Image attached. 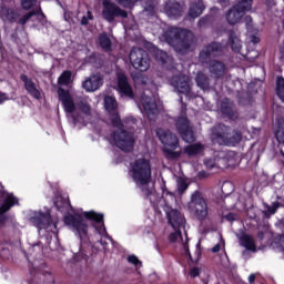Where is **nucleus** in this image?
<instances>
[{
    "mask_svg": "<svg viewBox=\"0 0 284 284\" xmlns=\"http://www.w3.org/2000/svg\"><path fill=\"white\" fill-rule=\"evenodd\" d=\"M222 54L223 44L216 41L206 44L199 53L201 65H205L215 79H221L225 75V63L214 60Z\"/></svg>",
    "mask_w": 284,
    "mask_h": 284,
    "instance_id": "1",
    "label": "nucleus"
},
{
    "mask_svg": "<svg viewBox=\"0 0 284 284\" xmlns=\"http://www.w3.org/2000/svg\"><path fill=\"white\" fill-rule=\"evenodd\" d=\"M109 114L112 128H118L111 133V139L115 148H118L122 152H132L136 143V140L134 139V133L124 129L125 125L123 124L119 112L114 111Z\"/></svg>",
    "mask_w": 284,
    "mask_h": 284,
    "instance_id": "2",
    "label": "nucleus"
},
{
    "mask_svg": "<svg viewBox=\"0 0 284 284\" xmlns=\"http://www.w3.org/2000/svg\"><path fill=\"white\" fill-rule=\"evenodd\" d=\"M164 39L178 52H187L196 43L194 33L189 29H170L164 33Z\"/></svg>",
    "mask_w": 284,
    "mask_h": 284,
    "instance_id": "3",
    "label": "nucleus"
},
{
    "mask_svg": "<svg viewBox=\"0 0 284 284\" xmlns=\"http://www.w3.org/2000/svg\"><path fill=\"white\" fill-rule=\"evenodd\" d=\"M211 140L219 145L234 148L239 145L240 141H243V133L239 130H233L232 126L220 123L212 129Z\"/></svg>",
    "mask_w": 284,
    "mask_h": 284,
    "instance_id": "4",
    "label": "nucleus"
},
{
    "mask_svg": "<svg viewBox=\"0 0 284 284\" xmlns=\"http://www.w3.org/2000/svg\"><path fill=\"white\" fill-rule=\"evenodd\" d=\"M131 178L136 185H150L152 181V164L145 158L136 159L131 163Z\"/></svg>",
    "mask_w": 284,
    "mask_h": 284,
    "instance_id": "5",
    "label": "nucleus"
},
{
    "mask_svg": "<svg viewBox=\"0 0 284 284\" xmlns=\"http://www.w3.org/2000/svg\"><path fill=\"white\" fill-rule=\"evenodd\" d=\"M63 221L64 225L72 227L73 232H75V234L79 236L82 245H88V243H90V236L88 235V223H85L83 215L79 213H69L63 217Z\"/></svg>",
    "mask_w": 284,
    "mask_h": 284,
    "instance_id": "6",
    "label": "nucleus"
},
{
    "mask_svg": "<svg viewBox=\"0 0 284 284\" xmlns=\"http://www.w3.org/2000/svg\"><path fill=\"white\" fill-rule=\"evenodd\" d=\"M189 212H191L197 221H205V219H207L210 207L207 206V199H205L203 192L196 190L191 194Z\"/></svg>",
    "mask_w": 284,
    "mask_h": 284,
    "instance_id": "7",
    "label": "nucleus"
},
{
    "mask_svg": "<svg viewBox=\"0 0 284 284\" xmlns=\"http://www.w3.org/2000/svg\"><path fill=\"white\" fill-rule=\"evenodd\" d=\"M158 134L161 143L165 145L163 149L165 159H169V161H176V159H181L182 152L174 151L178 150L180 145L176 134L172 133V131H163L162 133L158 132Z\"/></svg>",
    "mask_w": 284,
    "mask_h": 284,
    "instance_id": "8",
    "label": "nucleus"
},
{
    "mask_svg": "<svg viewBox=\"0 0 284 284\" xmlns=\"http://www.w3.org/2000/svg\"><path fill=\"white\" fill-rule=\"evenodd\" d=\"M129 59L135 70L140 72H148L150 70V55L145 49L133 47Z\"/></svg>",
    "mask_w": 284,
    "mask_h": 284,
    "instance_id": "9",
    "label": "nucleus"
},
{
    "mask_svg": "<svg viewBox=\"0 0 284 284\" xmlns=\"http://www.w3.org/2000/svg\"><path fill=\"white\" fill-rule=\"evenodd\" d=\"M251 11L252 1H239L226 12V21L230 26H236L245 17V13Z\"/></svg>",
    "mask_w": 284,
    "mask_h": 284,
    "instance_id": "10",
    "label": "nucleus"
},
{
    "mask_svg": "<svg viewBox=\"0 0 284 284\" xmlns=\"http://www.w3.org/2000/svg\"><path fill=\"white\" fill-rule=\"evenodd\" d=\"M175 130L185 143H194L196 135L194 134V126L187 116L181 115L175 119Z\"/></svg>",
    "mask_w": 284,
    "mask_h": 284,
    "instance_id": "11",
    "label": "nucleus"
},
{
    "mask_svg": "<svg viewBox=\"0 0 284 284\" xmlns=\"http://www.w3.org/2000/svg\"><path fill=\"white\" fill-rule=\"evenodd\" d=\"M102 7V18L108 23H114V19H128V11L112 1H103Z\"/></svg>",
    "mask_w": 284,
    "mask_h": 284,
    "instance_id": "12",
    "label": "nucleus"
},
{
    "mask_svg": "<svg viewBox=\"0 0 284 284\" xmlns=\"http://www.w3.org/2000/svg\"><path fill=\"white\" fill-rule=\"evenodd\" d=\"M8 194V191H6V187L3 185L0 186V199H3ZM19 201L17 197L11 193L8 194L7 197L3 200L2 204L0 205V225H6V221H8V212L17 205Z\"/></svg>",
    "mask_w": 284,
    "mask_h": 284,
    "instance_id": "13",
    "label": "nucleus"
},
{
    "mask_svg": "<svg viewBox=\"0 0 284 284\" xmlns=\"http://www.w3.org/2000/svg\"><path fill=\"white\" fill-rule=\"evenodd\" d=\"M58 97H59V101H61L64 108V111L68 114H74V110H77V105L74 104V99H72L70 91L63 88H59Z\"/></svg>",
    "mask_w": 284,
    "mask_h": 284,
    "instance_id": "14",
    "label": "nucleus"
},
{
    "mask_svg": "<svg viewBox=\"0 0 284 284\" xmlns=\"http://www.w3.org/2000/svg\"><path fill=\"white\" fill-rule=\"evenodd\" d=\"M221 112L223 116L230 119V121H236L239 119V110L236 104L230 98H224L221 102Z\"/></svg>",
    "mask_w": 284,
    "mask_h": 284,
    "instance_id": "15",
    "label": "nucleus"
},
{
    "mask_svg": "<svg viewBox=\"0 0 284 284\" xmlns=\"http://www.w3.org/2000/svg\"><path fill=\"white\" fill-rule=\"evenodd\" d=\"M118 90L122 97H128L129 99L134 98V90L132 89V85L130 84V81H128V75L123 72H118Z\"/></svg>",
    "mask_w": 284,
    "mask_h": 284,
    "instance_id": "16",
    "label": "nucleus"
},
{
    "mask_svg": "<svg viewBox=\"0 0 284 284\" xmlns=\"http://www.w3.org/2000/svg\"><path fill=\"white\" fill-rule=\"evenodd\" d=\"M20 81L24 84V90L28 92L32 99L41 101V90L37 88V83L33 82L32 78H29L26 73L20 74Z\"/></svg>",
    "mask_w": 284,
    "mask_h": 284,
    "instance_id": "17",
    "label": "nucleus"
},
{
    "mask_svg": "<svg viewBox=\"0 0 284 284\" xmlns=\"http://www.w3.org/2000/svg\"><path fill=\"white\" fill-rule=\"evenodd\" d=\"M170 83L180 94H190L192 88L190 87V81L185 75H173L170 80Z\"/></svg>",
    "mask_w": 284,
    "mask_h": 284,
    "instance_id": "18",
    "label": "nucleus"
},
{
    "mask_svg": "<svg viewBox=\"0 0 284 284\" xmlns=\"http://www.w3.org/2000/svg\"><path fill=\"white\" fill-rule=\"evenodd\" d=\"M142 108L150 121L154 120L156 114H159V104L151 97H142Z\"/></svg>",
    "mask_w": 284,
    "mask_h": 284,
    "instance_id": "19",
    "label": "nucleus"
},
{
    "mask_svg": "<svg viewBox=\"0 0 284 284\" xmlns=\"http://www.w3.org/2000/svg\"><path fill=\"white\" fill-rule=\"evenodd\" d=\"M32 225L38 227V230H48L49 225H52V215L50 213H37L34 216L30 217Z\"/></svg>",
    "mask_w": 284,
    "mask_h": 284,
    "instance_id": "20",
    "label": "nucleus"
},
{
    "mask_svg": "<svg viewBox=\"0 0 284 284\" xmlns=\"http://www.w3.org/2000/svg\"><path fill=\"white\" fill-rule=\"evenodd\" d=\"M166 219L173 230H181L185 225V216L179 212V210L172 209L166 212Z\"/></svg>",
    "mask_w": 284,
    "mask_h": 284,
    "instance_id": "21",
    "label": "nucleus"
},
{
    "mask_svg": "<svg viewBox=\"0 0 284 284\" xmlns=\"http://www.w3.org/2000/svg\"><path fill=\"white\" fill-rule=\"evenodd\" d=\"M103 85V78L99 74H92L82 82V88L85 92H97Z\"/></svg>",
    "mask_w": 284,
    "mask_h": 284,
    "instance_id": "22",
    "label": "nucleus"
},
{
    "mask_svg": "<svg viewBox=\"0 0 284 284\" xmlns=\"http://www.w3.org/2000/svg\"><path fill=\"white\" fill-rule=\"evenodd\" d=\"M20 14L17 12V9L7 7L4 4L0 6V19L2 21H9V23H17L19 21Z\"/></svg>",
    "mask_w": 284,
    "mask_h": 284,
    "instance_id": "23",
    "label": "nucleus"
},
{
    "mask_svg": "<svg viewBox=\"0 0 284 284\" xmlns=\"http://www.w3.org/2000/svg\"><path fill=\"white\" fill-rule=\"evenodd\" d=\"M164 10L168 17H172L173 19H179V17L183 14V6H181V2L168 1L165 2Z\"/></svg>",
    "mask_w": 284,
    "mask_h": 284,
    "instance_id": "24",
    "label": "nucleus"
},
{
    "mask_svg": "<svg viewBox=\"0 0 284 284\" xmlns=\"http://www.w3.org/2000/svg\"><path fill=\"white\" fill-rule=\"evenodd\" d=\"M98 43L103 52H106V54H110L114 49L112 47V39H110V36L108 32H102L98 37Z\"/></svg>",
    "mask_w": 284,
    "mask_h": 284,
    "instance_id": "25",
    "label": "nucleus"
},
{
    "mask_svg": "<svg viewBox=\"0 0 284 284\" xmlns=\"http://www.w3.org/2000/svg\"><path fill=\"white\" fill-rule=\"evenodd\" d=\"M273 134L275 141L280 145H284V119L280 118L276 120L275 126L273 129Z\"/></svg>",
    "mask_w": 284,
    "mask_h": 284,
    "instance_id": "26",
    "label": "nucleus"
},
{
    "mask_svg": "<svg viewBox=\"0 0 284 284\" xmlns=\"http://www.w3.org/2000/svg\"><path fill=\"white\" fill-rule=\"evenodd\" d=\"M150 52L155 61H159V63H162V65H165V63L170 61V55H168L165 51L156 48V45L154 44H152V47L150 48Z\"/></svg>",
    "mask_w": 284,
    "mask_h": 284,
    "instance_id": "27",
    "label": "nucleus"
},
{
    "mask_svg": "<svg viewBox=\"0 0 284 284\" xmlns=\"http://www.w3.org/2000/svg\"><path fill=\"white\" fill-rule=\"evenodd\" d=\"M203 10H205L203 1L192 2L189 9V17L191 19H199V16L203 14Z\"/></svg>",
    "mask_w": 284,
    "mask_h": 284,
    "instance_id": "28",
    "label": "nucleus"
},
{
    "mask_svg": "<svg viewBox=\"0 0 284 284\" xmlns=\"http://www.w3.org/2000/svg\"><path fill=\"white\" fill-rule=\"evenodd\" d=\"M54 206L57 207L58 212H68L72 204L70 203V197H65L63 195L55 197Z\"/></svg>",
    "mask_w": 284,
    "mask_h": 284,
    "instance_id": "29",
    "label": "nucleus"
},
{
    "mask_svg": "<svg viewBox=\"0 0 284 284\" xmlns=\"http://www.w3.org/2000/svg\"><path fill=\"white\" fill-rule=\"evenodd\" d=\"M240 243L242 247H245L248 252H256V243L254 242V237L250 234H244L240 239Z\"/></svg>",
    "mask_w": 284,
    "mask_h": 284,
    "instance_id": "30",
    "label": "nucleus"
},
{
    "mask_svg": "<svg viewBox=\"0 0 284 284\" xmlns=\"http://www.w3.org/2000/svg\"><path fill=\"white\" fill-rule=\"evenodd\" d=\"M195 83L200 90H210V77L203 72H197Z\"/></svg>",
    "mask_w": 284,
    "mask_h": 284,
    "instance_id": "31",
    "label": "nucleus"
},
{
    "mask_svg": "<svg viewBox=\"0 0 284 284\" xmlns=\"http://www.w3.org/2000/svg\"><path fill=\"white\" fill-rule=\"evenodd\" d=\"M104 108L106 112L110 114L112 112H116L119 103L116 102V99L114 97L108 95L104 98Z\"/></svg>",
    "mask_w": 284,
    "mask_h": 284,
    "instance_id": "32",
    "label": "nucleus"
},
{
    "mask_svg": "<svg viewBox=\"0 0 284 284\" xmlns=\"http://www.w3.org/2000/svg\"><path fill=\"white\" fill-rule=\"evenodd\" d=\"M229 41L231 43V49L233 50V52H241V48H243V45L241 44V39L236 37V33L233 30L230 31Z\"/></svg>",
    "mask_w": 284,
    "mask_h": 284,
    "instance_id": "33",
    "label": "nucleus"
},
{
    "mask_svg": "<svg viewBox=\"0 0 284 284\" xmlns=\"http://www.w3.org/2000/svg\"><path fill=\"white\" fill-rule=\"evenodd\" d=\"M204 146L201 143H195L185 146L184 152L187 154V156H196L197 154H201L203 152Z\"/></svg>",
    "mask_w": 284,
    "mask_h": 284,
    "instance_id": "34",
    "label": "nucleus"
},
{
    "mask_svg": "<svg viewBox=\"0 0 284 284\" xmlns=\"http://www.w3.org/2000/svg\"><path fill=\"white\" fill-rule=\"evenodd\" d=\"M84 219L87 221H92L93 223H97L98 225L103 223V213H97L94 211H87L83 213Z\"/></svg>",
    "mask_w": 284,
    "mask_h": 284,
    "instance_id": "35",
    "label": "nucleus"
},
{
    "mask_svg": "<svg viewBox=\"0 0 284 284\" xmlns=\"http://www.w3.org/2000/svg\"><path fill=\"white\" fill-rule=\"evenodd\" d=\"M71 80H72V71L65 70L59 77L58 83L59 85H70Z\"/></svg>",
    "mask_w": 284,
    "mask_h": 284,
    "instance_id": "36",
    "label": "nucleus"
},
{
    "mask_svg": "<svg viewBox=\"0 0 284 284\" xmlns=\"http://www.w3.org/2000/svg\"><path fill=\"white\" fill-rule=\"evenodd\" d=\"M275 92L278 99L282 101V103H284V78L283 77L277 78Z\"/></svg>",
    "mask_w": 284,
    "mask_h": 284,
    "instance_id": "37",
    "label": "nucleus"
},
{
    "mask_svg": "<svg viewBox=\"0 0 284 284\" xmlns=\"http://www.w3.org/2000/svg\"><path fill=\"white\" fill-rule=\"evenodd\" d=\"M213 21H214V17L204 16L199 20L197 28H207L209 26H212Z\"/></svg>",
    "mask_w": 284,
    "mask_h": 284,
    "instance_id": "38",
    "label": "nucleus"
},
{
    "mask_svg": "<svg viewBox=\"0 0 284 284\" xmlns=\"http://www.w3.org/2000/svg\"><path fill=\"white\" fill-rule=\"evenodd\" d=\"M32 17H37V12L33 10L29 11L18 20L19 26H26V23H28Z\"/></svg>",
    "mask_w": 284,
    "mask_h": 284,
    "instance_id": "39",
    "label": "nucleus"
},
{
    "mask_svg": "<svg viewBox=\"0 0 284 284\" xmlns=\"http://www.w3.org/2000/svg\"><path fill=\"white\" fill-rule=\"evenodd\" d=\"M95 230L100 236H104V239H109V241H112V236L108 234V231L105 230V223H100V226H95Z\"/></svg>",
    "mask_w": 284,
    "mask_h": 284,
    "instance_id": "40",
    "label": "nucleus"
},
{
    "mask_svg": "<svg viewBox=\"0 0 284 284\" xmlns=\"http://www.w3.org/2000/svg\"><path fill=\"white\" fill-rule=\"evenodd\" d=\"M78 108L80 112H83V114H87V116H90V114L92 113V109L90 108V104H88V102H79Z\"/></svg>",
    "mask_w": 284,
    "mask_h": 284,
    "instance_id": "41",
    "label": "nucleus"
},
{
    "mask_svg": "<svg viewBox=\"0 0 284 284\" xmlns=\"http://www.w3.org/2000/svg\"><path fill=\"white\" fill-rule=\"evenodd\" d=\"M187 182L185 180H180L178 182V194H180V196H182V194H185V192L187 191Z\"/></svg>",
    "mask_w": 284,
    "mask_h": 284,
    "instance_id": "42",
    "label": "nucleus"
},
{
    "mask_svg": "<svg viewBox=\"0 0 284 284\" xmlns=\"http://www.w3.org/2000/svg\"><path fill=\"white\" fill-rule=\"evenodd\" d=\"M183 234L181 233V229H176L175 232L169 235V241L171 243H176L179 239H182Z\"/></svg>",
    "mask_w": 284,
    "mask_h": 284,
    "instance_id": "43",
    "label": "nucleus"
},
{
    "mask_svg": "<svg viewBox=\"0 0 284 284\" xmlns=\"http://www.w3.org/2000/svg\"><path fill=\"white\" fill-rule=\"evenodd\" d=\"M126 261L128 263H131V265H134L135 267H139V265H143V263L139 260L136 255H129Z\"/></svg>",
    "mask_w": 284,
    "mask_h": 284,
    "instance_id": "44",
    "label": "nucleus"
},
{
    "mask_svg": "<svg viewBox=\"0 0 284 284\" xmlns=\"http://www.w3.org/2000/svg\"><path fill=\"white\" fill-rule=\"evenodd\" d=\"M144 10H145V12H149V17H154V14H156V10L154 8V2H152V1L146 2Z\"/></svg>",
    "mask_w": 284,
    "mask_h": 284,
    "instance_id": "45",
    "label": "nucleus"
},
{
    "mask_svg": "<svg viewBox=\"0 0 284 284\" xmlns=\"http://www.w3.org/2000/svg\"><path fill=\"white\" fill-rule=\"evenodd\" d=\"M204 165L207 170H214V168H216V161H214L213 159H205Z\"/></svg>",
    "mask_w": 284,
    "mask_h": 284,
    "instance_id": "46",
    "label": "nucleus"
},
{
    "mask_svg": "<svg viewBox=\"0 0 284 284\" xmlns=\"http://www.w3.org/2000/svg\"><path fill=\"white\" fill-rule=\"evenodd\" d=\"M21 8L22 10H32L34 8L33 1H21Z\"/></svg>",
    "mask_w": 284,
    "mask_h": 284,
    "instance_id": "47",
    "label": "nucleus"
},
{
    "mask_svg": "<svg viewBox=\"0 0 284 284\" xmlns=\"http://www.w3.org/2000/svg\"><path fill=\"white\" fill-rule=\"evenodd\" d=\"M32 10L33 12H36V17H39L40 19L45 20V13H43V10H41V6Z\"/></svg>",
    "mask_w": 284,
    "mask_h": 284,
    "instance_id": "48",
    "label": "nucleus"
},
{
    "mask_svg": "<svg viewBox=\"0 0 284 284\" xmlns=\"http://www.w3.org/2000/svg\"><path fill=\"white\" fill-rule=\"evenodd\" d=\"M6 245H8V241L0 242V256H3V253L10 252Z\"/></svg>",
    "mask_w": 284,
    "mask_h": 284,
    "instance_id": "49",
    "label": "nucleus"
},
{
    "mask_svg": "<svg viewBox=\"0 0 284 284\" xmlns=\"http://www.w3.org/2000/svg\"><path fill=\"white\" fill-rule=\"evenodd\" d=\"M224 219L229 221V223H234V221H236V213H227L224 215Z\"/></svg>",
    "mask_w": 284,
    "mask_h": 284,
    "instance_id": "50",
    "label": "nucleus"
},
{
    "mask_svg": "<svg viewBox=\"0 0 284 284\" xmlns=\"http://www.w3.org/2000/svg\"><path fill=\"white\" fill-rule=\"evenodd\" d=\"M201 274V270H199V267H193L191 271H190V276L192 278H196V276H199Z\"/></svg>",
    "mask_w": 284,
    "mask_h": 284,
    "instance_id": "51",
    "label": "nucleus"
},
{
    "mask_svg": "<svg viewBox=\"0 0 284 284\" xmlns=\"http://www.w3.org/2000/svg\"><path fill=\"white\" fill-rule=\"evenodd\" d=\"M72 119H73L74 125H77V124H79V123H81L83 121V116H81L79 114H73Z\"/></svg>",
    "mask_w": 284,
    "mask_h": 284,
    "instance_id": "52",
    "label": "nucleus"
},
{
    "mask_svg": "<svg viewBox=\"0 0 284 284\" xmlns=\"http://www.w3.org/2000/svg\"><path fill=\"white\" fill-rule=\"evenodd\" d=\"M251 43H254V45H256V43H261V38L257 36H251Z\"/></svg>",
    "mask_w": 284,
    "mask_h": 284,
    "instance_id": "53",
    "label": "nucleus"
},
{
    "mask_svg": "<svg viewBox=\"0 0 284 284\" xmlns=\"http://www.w3.org/2000/svg\"><path fill=\"white\" fill-rule=\"evenodd\" d=\"M211 252H213V254H216L219 252H221V244H215L212 248Z\"/></svg>",
    "mask_w": 284,
    "mask_h": 284,
    "instance_id": "54",
    "label": "nucleus"
},
{
    "mask_svg": "<svg viewBox=\"0 0 284 284\" xmlns=\"http://www.w3.org/2000/svg\"><path fill=\"white\" fill-rule=\"evenodd\" d=\"M80 23L81 26H89L90 20L88 19V17L83 16Z\"/></svg>",
    "mask_w": 284,
    "mask_h": 284,
    "instance_id": "55",
    "label": "nucleus"
},
{
    "mask_svg": "<svg viewBox=\"0 0 284 284\" xmlns=\"http://www.w3.org/2000/svg\"><path fill=\"white\" fill-rule=\"evenodd\" d=\"M244 21H245L247 28H250V26H252V16H246L244 18Z\"/></svg>",
    "mask_w": 284,
    "mask_h": 284,
    "instance_id": "56",
    "label": "nucleus"
},
{
    "mask_svg": "<svg viewBox=\"0 0 284 284\" xmlns=\"http://www.w3.org/2000/svg\"><path fill=\"white\" fill-rule=\"evenodd\" d=\"M199 179H207L209 174L205 171H200L197 173Z\"/></svg>",
    "mask_w": 284,
    "mask_h": 284,
    "instance_id": "57",
    "label": "nucleus"
},
{
    "mask_svg": "<svg viewBox=\"0 0 284 284\" xmlns=\"http://www.w3.org/2000/svg\"><path fill=\"white\" fill-rule=\"evenodd\" d=\"M4 101H8V94H6V93H0V105H1V103H3Z\"/></svg>",
    "mask_w": 284,
    "mask_h": 284,
    "instance_id": "58",
    "label": "nucleus"
},
{
    "mask_svg": "<svg viewBox=\"0 0 284 284\" xmlns=\"http://www.w3.org/2000/svg\"><path fill=\"white\" fill-rule=\"evenodd\" d=\"M184 254L186 256H190V258H192V254H190V246H187V244H184Z\"/></svg>",
    "mask_w": 284,
    "mask_h": 284,
    "instance_id": "59",
    "label": "nucleus"
},
{
    "mask_svg": "<svg viewBox=\"0 0 284 284\" xmlns=\"http://www.w3.org/2000/svg\"><path fill=\"white\" fill-rule=\"evenodd\" d=\"M164 196H170L171 201H174L175 200V196H174V193L170 192V191H166L163 193Z\"/></svg>",
    "mask_w": 284,
    "mask_h": 284,
    "instance_id": "60",
    "label": "nucleus"
},
{
    "mask_svg": "<svg viewBox=\"0 0 284 284\" xmlns=\"http://www.w3.org/2000/svg\"><path fill=\"white\" fill-rule=\"evenodd\" d=\"M254 281H256V275H255V274H251V275L248 276V283H250V284H253Z\"/></svg>",
    "mask_w": 284,
    "mask_h": 284,
    "instance_id": "61",
    "label": "nucleus"
},
{
    "mask_svg": "<svg viewBox=\"0 0 284 284\" xmlns=\"http://www.w3.org/2000/svg\"><path fill=\"white\" fill-rule=\"evenodd\" d=\"M85 17L88 18L89 21H92L94 19V16L90 11L87 12Z\"/></svg>",
    "mask_w": 284,
    "mask_h": 284,
    "instance_id": "62",
    "label": "nucleus"
},
{
    "mask_svg": "<svg viewBox=\"0 0 284 284\" xmlns=\"http://www.w3.org/2000/svg\"><path fill=\"white\" fill-rule=\"evenodd\" d=\"M142 192H145L146 196H150L152 194V191H150V189H142Z\"/></svg>",
    "mask_w": 284,
    "mask_h": 284,
    "instance_id": "63",
    "label": "nucleus"
},
{
    "mask_svg": "<svg viewBox=\"0 0 284 284\" xmlns=\"http://www.w3.org/2000/svg\"><path fill=\"white\" fill-rule=\"evenodd\" d=\"M280 241H281V247L284 251V235L281 236Z\"/></svg>",
    "mask_w": 284,
    "mask_h": 284,
    "instance_id": "64",
    "label": "nucleus"
}]
</instances>
